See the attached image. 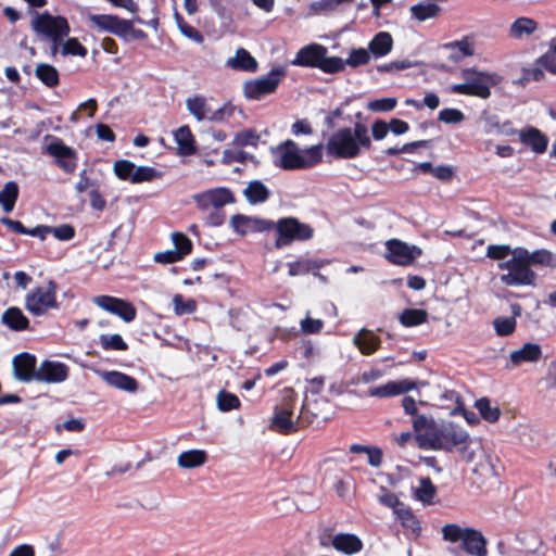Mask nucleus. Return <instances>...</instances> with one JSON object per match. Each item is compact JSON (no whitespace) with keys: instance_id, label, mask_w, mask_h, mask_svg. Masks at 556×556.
Returning a JSON list of instances; mask_svg holds the SVG:
<instances>
[{"instance_id":"f257e3e1","label":"nucleus","mask_w":556,"mask_h":556,"mask_svg":"<svg viewBox=\"0 0 556 556\" xmlns=\"http://www.w3.org/2000/svg\"><path fill=\"white\" fill-rule=\"evenodd\" d=\"M413 429L416 441L421 450L464 453L471 440L468 432L454 422H435L426 415L413 419Z\"/></svg>"},{"instance_id":"f03ea898","label":"nucleus","mask_w":556,"mask_h":556,"mask_svg":"<svg viewBox=\"0 0 556 556\" xmlns=\"http://www.w3.org/2000/svg\"><path fill=\"white\" fill-rule=\"evenodd\" d=\"M362 149H371V138L363 123H356L353 128H339L329 137L326 144L327 154L337 160L355 159L359 156Z\"/></svg>"},{"instance_id":"7ed1b4c3","label":"nucleus","mask_w":556,"mask_h":556,"mask_svg":"<svg viewBox=\"0 0 556 556\" xmlns=\"http://www.w3.org/2000/svg\"><path fill=\"white\" fill-rule=\"evenodd\" d=\"M275 166L285 170L307 169L323 161V144L318 143L300 152L298 144L288 139L271 149Z\"/></svg>"},{"instance_id":"20e7f679","label":"nucleus","mask_w":556,"mask_h":556,"mask_svg":"<svg viewBox=\"0 0 556 556\" xmlns=\"http://www.w3.org/2000/svg\"><path fill=\"white\" fill-rule=\"evenodd\" d=\"M462 84H454L450 92L480 99H489L491 89L498 85L502 77L494 72L479 71L477 67H465L460 70Z\"/></svg>"},{"instance_id":"39448f33","label":"nucleus","mask_w":556,"mask_h":556,"mask_svg":"<svg viewBox=\"0 0 556 556\" xmlns=\"http://www.w3.org/2000/svg\"><path fill=\"white\" fill-rule=\"evenodd\" d=\"M327 53L328 49L325 46L309 43L296 52L291 64L301 67L318 68L326 74L343 72V59L340 56H328Z\"/></svg>"},{"instance_id":"423d86ee","label":"nucleus","mask_w":556,"mask_h":556,"mask_svg":"<svg viewBox=\"0 0 556 556\" xmlns=\"http://www.w3.org/2000/svg\"><path fill=\"white\" fill-rule=\"evenodd\" d=\"M498 268L507 270V274L501 276V281L505 286H533L535 282L536 275L531 269L526 248L514 249L513 257L500 263Z\"/></svg>"},{"instance_id":"0eeeda50","label":"nucleus","mask_w":556,"mask_h":556,"mask_svg":"<svg viewBox=\"0 0 556 556\" xmlns=\"http://www.w3.org/2000/svg\"><path fill=\"white\" fill-rule=\"evenodd\" d=\"M25 309L34 317H41L50 311H58V283L50 279L46 286H37L30 289L24 298Z\"/></svg>"},{"instance_id":"6e6552de","label":"nucleus","mask_w":556,"mask_h":556,"mask_svg":"<svg viewBox=\"0 0 556 556\" xmlns=\"http://www.w3.org/2000/svg\"><path fill=\"white\" fill-rule=\"evenodd\" d=\"M275 232V248L283 249L295 241H307L313 238L311 225L300 222L296 217H282L271 220V232Z\"/></svg>"},{"instance_id":"1a4fd4ad","label":"nucleus","mask_w":556,"mask_h":556,"mask_svg":"<svg viewBox=\"0 0 556 556\" xmlns=\"http://www.w3.org/2000/svg\"><path fill=\"white\" fill-rule=\"evenodd\" d=\"M332 410L329 400L319 394V390H312L311 395H306L300 415L296 419L299 427L308 426L320 427L331 419Z\"/></svg>"},{"instance_id":"9d476101","label":"nucleus","mask_w":556,"mask_h":556,"mask_svg":"<svg viewBox=\"0 0 556 556\" xmlns=\"http://www.w3.org/2000/svg\"><path fill=\"white\" fill-rule=\"evenodd\" d=\"M296 403V394L293 389L288 388L282 391L281 402L274 408V415L270 421V429L280 434H291L300 427L292 420L293 410Z\"/></svg>"},{"instance_id":"9b49d317","label":"nucleus","mask_w":556,"mask_h":556,"mask_svg":"<svg viewBox=\"0 0 556 556\" xmlns=\"http://www.w3.org/2000/svg\"><path fill=\"white\" fill-rule=\"evenodd\" d=\"M286 74L283 67H274L265 76L247 80L243 85L244 97L249 100H261L275 93Z\"/></svg>"},{"instance_id":"f8f14e48","label":"nucleus","mask_w":556,"mask_h":556,"mask_svg":"<svg viewBox=\"0 0 556 556\" xmlns=\"http://www.w3.org/2000/svg\"><path fill=\"white\" fill-rule=\"evenodd\" d=\"M33 30L51 41H63L68 36L71 27L62 15H51L48 12L37 14L31 22Z\"/></svg>"},{"instance_id":"ddd939ff","label":"nucleus","mask_w":556,"mask_h":556,"mask_svg":"<svg viewBox=\"0 0 556 556\" xmlns=\"http://www.w3.org/2000/svg\"><path fill=\"white\" fill-rule=\"evenodd\" d=\"M386 260L399 266H409L418 258L422 251L417 245H408L399 239H390L386 242Z\"/></svg>"},{"instance_id":"4468645a","label":"nucleus","mask_w":556,"mask_h":556,"mask_svg":"<svg viewBox=\"0 0 556 556\" xmlns=\"http://www.w3.org/2000/svg\"><path fill=\"white\" fill-rule=\"evenodd\" d=\"M427 381H417L409 378L390 380L384 384L369 388L367 394L371 397L387 399L405 394L419 387H427Z\"/></svg>"},{"instance_id":"2eb2a0df","label":"nucleus","mask_w":556,"mask_h":556,"mask_svg":"<svg viewBox=\"0 0 556 556\" xmlns=\"http://www.w3.org/2000/svg\"><path fill=\"white\" fill-rule=\"evenodd\" d=\"M93 303L100 308L118 316L125 323H131L137 317V309L135 305L121 298L98 295L93 299Z\"/></svg>"},{"instance_id":"dca6fc26","label":"nucleus","mask_w":556,"mask_h":556,"mask_svg":"<svg viewBox=\"0 0 556 556\" xmlns=\"http://www.w3.org/2000/svg\"><path fill=\"white\" fill-rule=\"evenodd\" d=\"M230 225L233 231L242 237L248 233H270L271 219L257 216L236 214L231 216Z\"/></svg>"},{"instance_id":"f3484780","label":"nucleus","mask_w":556,"mask_h":556,"mask_svg":"<svg viewBox=\"0 0 556 556\" xmlns=\"http://www.w3.org/2000/svg\"><path fill=\"white\" fill-rule=\"evenodd\" d=\"M89 21L101 31L113 34L125 41H128L130 20L121 18L113 14H91Z\"/></svg>"},{"instance_id":"a211bd4d","label":"nucleus","mask_w":556,"mask_h":556,"mask_svg":"<svg viewBox=\"0 0 556 556\" xmlns=\"http://www.w3.org/2000/svg\"><path fill=\"white\" fill-rule=\"evenodd\" d=\"M46 151L49 155L55 157V164L65 173L72 174L77 167V153L74 149L66 146L62 139L54 138L47 144Z\"/></svg>"},{"instance_id":"6ab92c4d","label":"nucleus","mask_w":556,"mask_h":556,"mask_svg":"<svg viewBox=\"0 0 556 556\" xmlns=\"http://www.w3.org/2000/svg\"><path fill=\"white\" fill-rule=\"evenodd\" d=\"M193 200L197 206L203 211L211 206L222 210L226 204L236 201L232 191L226 187H218L198 193L193 197Z\"/></svg>"},{"instance_id":"aec40b11","label":"nucleus","mask_w":556,"mask_h":556,"mask_svg":"<svg viewBox=\"0 0 556 556\" xmlns=\"http://www.w3.org/2000/svg\"><path fill=\"white\" fill-rule=\"evenodd\" d=\"M14 377L22 382H30L37 379V357L28 352L17 354L13 358Z\"/></svg>"},{"instance_id":"412c9836","label":"nucleus","mask_w":556,"mask_h":556,"mask_svg":"<svg viewBox=\"0 0 556 556\" xmlns=\"http://www.w3.org/2000/svg\"><path fill=\"white\" fill-rule=\"evenodd\" d=\"M68 367L60 362L45 359L37 370V382L60 383L67 379Z\"/></svg>"},{"instance_id":"4be33fe9","label":"nucleus","mask_w":556,"mask_h":556,"mask_svg":"<svg viewBox=\"0 0 556 556\" xmlns=\"http://www.w3.org/2000/svg\"><path fill=\"white\" fill-rule=\"evenodd\" d=\"M518 135L520 142L529 147L534 153L542 154L547 150L548 138L539 128L528 126L521 129Z\"/></svg>"},{"instance_id":"5701e85b","label":"nucleus","mask_w":556,"mask_h":556,"mask_svg":"<svg viewBox=\"0 0 556 556\" xmlns=\"http://www.w3.org/2000/svg\"><path fill=\"white\" fill-rule=\"evenodd\" d=\"M353 343L363 355L369 356L380 349L381 339L372 330L362 328L354 334Z\"/></svg>"},{"instance_id":"b1692460","label":"nucleus","mask_w":556,"mask_h":556,"mask_svg":"<svg viewBox=\"0 0 556 556\" xmlns=\"http://www.w3.org/2000/svg\"><path fill=\"white\" fill-rule=\"evenodd\" d=\"M1 324L16 332L30 330L28 317L17 306H10L2 313Z\"/></svg>"},{"instance_id":"393cba45","label":"nucleus","mask_w":556,"mask_h":556,"mask_svg":"<svg viewBox=\"0 0 556 556\" xmlns=\"http://www.w3.org/2000/svg\"><path fill=\"white\" fill-rule=\"evenodd\" d=\"M102 379L111 387L129 393H135L139 389V382L136 378L118 370L102 372Z\"/></svg>"},{"instance_id":"a878e982","label":"nucleus","mask_w":556,"mask_h":556,"mask_svg":"<svg viewBox=\"0 0 556 556\" xmlns=\"http://www.w3.org/2000/svg\"><path fill=\"white\" fill-rule=\"evenodd\" d=\"M325 265V261L299 258L294 262L288 263V274L291 277L303 276L312 273L320 280L326 281V277L318 273V270Z\"/></svg>"},{"instance_id":"bb28decb","label":"nucleus","mask_w":556,"mask_h":556,"mask_svg":"<svg viewBox=\"0 0 556 556\" xmlns=\"http://www.w3.org/2000/svg\"><path fill=\"white\" fill-rule=\"evenodd\" d=\"M462 548L469 555L486 556V540L479 530L467 528Z\"/></svg>"},{"instance_id":"cd10ccee","label":"nucleus","mask_w":556,"mask_h":556,"mask_svg":"<svg viewBox=\"0 0 556 556\" xmlns=\"http://www.w3.org/2000/svg\"><path fill=\"white\" fill-rule=\"evenodd\" d=\"M331 545L338 552L346 555H354L359 553L363 547V541L353 533H339L336 534L331 540Z\"/></svg>"},{"instance_id":"c85d7f7f","label":"nucleus","mask_w":556,"mask_h":556,"mask_svg":"<svg viewBox=\"0 0 556 556\" xmlns=\"http://www.w3.org/2000/svg\"><path fill=\"white\" fill-rule=\"evenodd\" d=\"M226 65L235 71L248 73H255L258 68V63L255 58L244 48L237 49L236 55L229 58Z\"/></svg>"},{"instance_id":"c756f323","label":"nucleus","mask_w":556,"mask_h":556,"mask_svg":"<svg viewBox=\"0 0 556 556\" xmlns=\"http://www.w3.org/2000/svg\"><path fill=\"white\" fill-rule=\"evenodd\" d=\"M539 24L531 17L521 16L516 18L508 29V36L513 39H522L536 31Z\"/></svg>"},{"instance_id":"7c9ffc66","label":"nucleus","mask_w":556,"mask_h":556,"mask_svg":"<svg viewBox=\"0 0 556 556\" xmlns=\"http://www.w3.org/2000/svg\"><path fill=\"white\" fill-rule=\"evenodd\" d=\"M396 519L401 522V526L406 530L409 531L410 534L417 539L421 534V525L417 516L413 513L412 508L408 506L400 507L399 510H396Z\"/></svg>"},{"instance_id":"2f4dec72","label":"nucleus","mask_w":556,"mask_h":556,"mask_svg":"<svg viewBox=\"0 0 556 556\" xmlns=\"http://www.w3.org/2000/svg\"><path fill=\"white\" fill-rule=\"evenodd\" d=\"M542 356V349L538 343H525L519 350L510 353V361L514 365L526 362H536Z\"/></svg>"},{"instance_id":"473e14b6","label":"nucleus","mask_w":556,"mask_h":556,"mask_svg":"<svg viewBox=\"0 0 556 556\" xmlns=\"http://www.w3.org/2000/svg\"><path fill=\"white\" fill-rule=\"evenodd\" d=\"M180 155L189 156L197 152L194 136L189 126H181L174 132Z\"/></svg>"},{"instance_id":"72a5a7b5","label":"nucleus","mask_w":556,"mask_h":556,"mask_svg":"<svg viewBox=\"0 0 556 556\" xmlns=\"http://www.w3.org/2000/svg\"><path fill=\"white\" fill-rule=\"evenodd\" d=\"M393 47V38L388 31H379L368 45L369 52L375 58H381L390 53Z\"/></svg>"},{"instance_id":"f704fd0d","label":"nucleus","mask_w":556,"mask_h":556,"mask_svg":"<svg viewBox=\"0 0 556 556\" xmlns=\"http://www.w3.org/2000/svg\"><path fill=\"white\" fill-rule=\"evenodd\" d=\"M243 195L250 204H260L269 199L270 191L261 180H252L243 190Z\"/></svg>"},{"instance_id":"c9c22d12","label":"nucleus","mask_w":556,"mask_h":556,"mask_svg":"<svg viewBox=\"0 0 556 556\" xmlns=\"http://www.w3.org/2000/svg\"><path fill=\"white\" fill-rule=\"evenodd\" d=\"M35 76L47 87L55 88L60 85V74L55 66L49 63H39L35 67Z\"/></svg>"},{"instance_id":"e433bc0d","label":"nucleus","mask_w":556,"mask_h":556,"mask_svg":"<svg viewBox=\"0 0 556 556\" xmlns=\"http://www.w3.org/2000/svg\"><path fill=\"white\" fill-rule=\"evenodd\" d=\"M441 11L434 0L421 1L410 8L412 15L420 22L439 16Z\"/></svg>"},{"instance_id":"4c0bfd02","label":"nucleus","mask_w":556,"mask_h":556,"mask_svg":"<svg viewBox=\"0 0 556 556\" xmlns=\"http://www.w3.org/2000/svg\"><path fill=\"white\" fill-rule=\"evenodd\" d=\"M207 460V454L203 450H189L182 452L177 459L178 466L181 468H197L204 465Z\"/></svg>"},{"instance_id":"58836bf2","label":"nucleus","mask_w":556,"mask_h":556,"mask_svg":"<svg viewBox=\"0 0 556 556\" xmlns=\"http://www.w3.org/2000/svg\"><path fill=\"white\" fill-rule=\"evenodd\" d=\"M18 185L15 181H8L0 191V205L5 213L13 211L18 198Z\"/></svg>"},{"instance_id":"ea45409f","label":"nucleus","mask_w":556,"mask_h":556,"mask_svg":"<svg viewBox=\"0 0 556 556\" xmlns=\"http://www.w3.org/2000/svg\"><path fill=\"white\" fill-rule=\"evenodd\" d=\"M404 327H416L428 320V313L420 308H405L399 317Z\"/></svg>"},{"instance_id":"a19ab883","label":"nucleus","mask_w":556,"mask_h":556,"mask_svg":"<svg viewBox=\"0 0 556 556\" xmlns=\"http://www.w3.org/2000/svg\"><path fill=\"white\" fill-rule=\"evenodd\" d=\"M527 258L530 263V266L542 265L552 268L556 267V256L546 249H539L533 252H529L527 250Z\"/></svg>"},{"instance_id":"79ce46f5","label":"nucleus","mask_w":556,"mask_h":556,"mask_svg":"<svg viewBox=\"0 0 556 556\" xmlns=\"http://www.w3.org/2000/svg\"><path fill=\"white\" fill-rule=\"evenodd\" d=\"M187 108L189 112L198 119L203 121L207 119L210 115V108L207 105L206 99L204 97L195 96L193 98L187 99Z\"/></svg>"},{"instance_id":"37998d69","label":"nucleus","mask_w":556,"mask_h":556,"mask_svg":"<svg viewBox=\"0 0 556 556\" xmlns=\"http://www.w3.org/2000/svg\"><path fill=\"white\" fill-rule=\"evenodd\" d=\"M260 140V134L255 129L249 128L237 132L231 146L236 148H244L248 146L257 147Z\"/></svg>"},{"instance_id":"c03bdc74","label":"nucleus","mask_w":556,"mask_h":556,"mask_svg":"<svg viewBox=\"0 0 556 556\" xmlns=\"http://www.w3.org/2000/svg\"><path fill=\"white\" fill-rule=\"evenodd\" d=\"M163 173L151 166H136L131 184L150 182L162 178Z\"/></svg>"},{"instance_id":"a18cd8bd","label":"nucleus","mask_w":556,"mask_h":556,"mask_svg":"<svg viewBox=\"0 0 556 556\" xmlns=\"http://www.w3.org/2000/svg\"><path fill=\"white\" fill-rule=\"evenodd\" d=\"M101 348L104 351H126L128 344L124 341L123 337L118 333L101 334L99 338Z\"/></svg>"},{"instance_id":"49530a36","label":"nucleus","mask_w":556,"mask_h":556,"mask_svg":"<svg viewBox=\"0 0 556 556\" xmlns=\"http://www.w3.org/2000/svg\"><path fill=\"white\" fill-rule=\"evenodd\" d=\"M437 494V488L429 477L420 479V485L415 491V496L422 503L430 504Z\"/></svg>"},{"instance_id":"de8ad7c7","label":"nucleus","mask_w":556,"mask_h":556,"mask_svg":"<svg viewBox=\"0 0 556 556\" xmlns=\"http://www.w3.org/2000/svg\"><path fill=\"white\" fill-rule=\"evenodd\" d=\"M172 240L175 245L174 250L182 257V260L192 252V241L186 233L175 231L172 233Z\"/></svg>"},{"instance_id":"09e8293b","label":"nucleus","mask_w":556,"mask_h":556,"mask_svg":"<svg viewBox=\"0 0 556 556\" xmlns=\"http://www.w3.org/2000/svg\"><path fill=\"white\" fill-rule=\"evenodd\" d=\"M61 54L73 55V56H81L85 58L88 54V50L85 46H83L79 40L75 37H70L65 41L63 40L62 49L60 50Z\"/></svg>"},{"instance_id":"8fccbe9b","label":"nucleus","mask_w":556,"mask_h":556,"mask_svg":"<svg viewBox=\"0 0 556 556\" xmlns=\"http://www.w3.org/2000/svg\"><path fill=\"white\" fill-rule=\"evenodd\" d=\"M476 407L481 417L489 422L497 421L501 416V410L497 407H492L489 399L486 397L479 399L476 402Z\"/></svg>"},{"instance_id":"3c124183","label":"nucleus","mask_w":556,"mask_h":556,"mask_svg":"<svg viewBox=\"0 0 556 556\" xmlns=\"http://www.w3.org/2000/svg\"><path fill=\"white\" fill-rule=\"evenodd\" d=\"M370 61V52L364 48L352 49L349 58L343 60V71L345 66L349 65L351 67H358L361 65H366Z\"/></svg>"},{"instance_id":"603ef678","label":"nucleus","mask_w":556,"mask_h":556,"mask_svg":"<svg viewBox=\"0 0 556 556\" xmlns=\"http://www.w3.org/2000/svg\"><path fill=\"white\" fill-rule=\"evenodd\" d=\"M135 167L136 165L131 161L117 160L113 165V172L119 180L131 182Z\"/></svg>"},{"instance_id":"864d4df0","label":"nucleus","mask_w":556,"mask_h":556,"mask_svg":"<svg viewBox=\"0 0 556 556\" xmlns=\"http://www.w3.org/2000/svg\"><path fill=\"white\" fill-rule=\"evenodd\" d=\"M239 397L230 392L222 390L217 394V407L222 412H230L240 407Z\"/></svg>"},{"instance_id":"5fc2aeb1","label":"nucleus","mask_w":556,"mask_h":556,"mask_svg":"<svg viewBox=\"0 0 556 556\" xmlns=\"http://www.w3.org/2000/svg\"><path fill=\"white\" fill-rule=\"evenodd\" d=\"M430 142V140H417L413 142H407L402 147H390L384 150V154L389 156H394L401 153H413L418 148H428Z\"/></svg>"},{"instance_id":"6e6d98bb","label":"nucleus","mask_w":556,"mask_h":556,"mask_svg":"<svg viewBox=\"0 0 556 556\" xmlns=\"http://www.w3.org/2000/svg\"><path fill=\"white\" fill-rule=\"evenodd\" d=\"M467 528H462L456 523H447L442 528V536L444 541L451 543L463 542Z\"/></svg>"},{"instance_id":"4d7b16f0","label":"nucleus","mask_w":556,"mask_h":556,"mask_svg":"<svg viewBox=\"0 0 556 556\" xmlns=\"http://www.w3.org/2000/svg\"><path fill=\"white\" fill-rule=\"evenodd\" d=\"M496 333L501 337H507L514 333L516 329L515 317H497L493 321Z\"/></svg>"},{"instance_id":"13d9d810","label":"nucleus","mask_w":556,"mask_h":556,"mask_svg":"<svg viewBox=\"0 0 556 556\" xmlns=\"http://www.w3.org/2000/svg\"><path fill=\"white\" fill-rule=\"evenodd\" d=\"M397 104L396 98H380L368 102L367 109L372 112H391Z\"/></svg>"},{"instance_id":"bf43d9fd","label":"nucleus","mask_w":556,"mask_h":556,"mask_svg":"<svg viewBox=\"0 0 556 556\" xmlns=\"http://www.w3.org/2000/svg\"><path fill=\"white\" fill-rule=\"evenodd\" d=\"M514 250H511L510 245L508 244H490L486 248V257L494 260V261H503L508 255H513Z\"/></svg>"},{"instance_id":"052dcab7","label":"nucleus","mask_w":556,"mask_h":556,"mask_svg":"<svg viewBox=\"0 0 556 556\" xmlns=\"http://www.w3.org/2000/svg\"><path fill=\"white\" fill-rule=\"evenodd\" d=\"M438 119L445 124H459L465 119V115L458 109L446 108L439 112Z\"/></svg>"},{"instance_id":"680f3d73","label":"nucleus","mask_w":556,"mask_h":556,"mask_svg":"<svg viewBox=\"0 0 556 556\" xmlns=\"http://www.w3.org/2000/svg\"><path fill=\"white\" fill-rule=\"evenodd\" d=\"M381 491L382 494L378 496L379 503L386 507L392 508L394 515L400 507L405 506L394 493L390 492L386 488H381Z\"/></svg>"},{"instance_id":"e2e57ef3","label":"nucleus","mask_w":556,"mask_h":556,"mask_svg":"<svg viewBox=\"0 0 556 556\" xmlns=\"http://www.w3.org/2000/svg\"><path fill=\"white\" fill-rule=\"evenodd\" d=\"M173 303L174 311L177 315L191 314L197 308V304L193 300L185 301L180 294L174 296Z\"/></svg>"},{"instance_id":"0e129e2a","label":"nucleus","mask_w":556,"mask_h":556,"mask_svg":"<svg viewBox=\"0 0 556 556\" xmlns=\"http://www.w3.org/2000/svg\"><path fill=\"white\" fill-rule=\"evenodd\" d=\"M448 49H457L463 56H471L475 54L473 43L469 37L465 36L460 40H455L445 46Z\"/></svg>"},{"instance_id":"69168bd1","label":"nucleus","mask_w":556,"mask_h":556,"mask_svg":"<svg viewBox=\"0 0 556 556\" xmlns=\"http://www.w3.org/2000/svg\"><path fill=\"white\" fill-rule=\"evenodd\" d=\"M249 157H251V156L243 150L233 151L230 149H226L223 152L222 163L224 165H230L235 162L244 164Z\"/></svg>"},{"instance_id":"338daca9","label":"nucleus","mask_w":556,"mask_h":556,"mask_svg":"<svg viewBox=\"0 0 556 556\" xmlns=\"http://www.w3.org/2000/svg\"><path fill=\"white\" fill-rule=\"evenodd\" d=\"M51 233L60 241H70L75 235V228L70 224H62L56 227H51Z\"/></svg>"},{"instance_id":"774afa93","label":"nucleus","mask_w":556,"mask_h":556,"mask_svg":"<svg viewBox=\"0 0 556 556\" xmlns=\"http://www.w3.org/2000/svg\"><path fill=\"white\" fill-rule=\"evenodd\" d=\"M535 64L556 75V54L551 50L539 56Z\"/></svg>"}]
</instances>
